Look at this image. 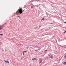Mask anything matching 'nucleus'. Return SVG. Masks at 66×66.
Returning <instances> with one entry per match:
<instances>
[{
    "mask_svg": "<svg viewBox=\"0 0 66 66\" xmlns=\"http://www.w3.org/2000/svg\"><path fill=\"white\" fill-rule=\"evenodd\" d=\"M27 48H29V47H27Z\"/></svg>",
    "mask_w": 66,
    "mask_h": 66,
    "instance_id": "nucleus-18",
    "label": "nucleus"
},
{
    "mask_svg": "<svg viewBox=\"0 0 66 66\" xmlns=\"http://www.w3.org/2000/svg\"><path fill=\"white\" fill-rule=\"evenodd\" d=\"M7 23H5V24H6Z\"/></svg>",
    "mask_w": 66,
    "mask_h": 66,
    "instance_id": "nucleus-24",
    "label": "nucleus"
},
{
    "mask_svg": "<svg viewBox=\"0 0 66 66\" xmlns=\"http://www.w3.org/2000/svg\"><path fill=\"white\" fill-rule=\"evenodd\" d=\"M50 24H52V23H50Z\"/></svg>",
    "mask_w": 66,
    "mask_h": 66,
    "instance_id": "nucleus-21",
    "label": "nucleus"
},
{
    "mask_svg": "<svg viewBox=\"0 0 66 66\" xmlns=\"http://www.w3.org/2000/svg\"><path fill=\"white\" fill-rule=\"evenodd\" d=\"M37 50H40V49Z\"/></svg>",
    "mask_w": 66,
    "mask_h": 66,
    "instance_id": "nucleus-13",
    "label": "nucleus"
},
{
    "mask_svg": "<svg viewBox=\"0 0 66 66\" xmlns=\"http://www.w3.org/2000/svg\"><path fill=\"white\" fill-rule=\"evenodd\" d=\"M35 51H37L36 50H35Z\"/></svg>",
    "mask_w": 66,
    "mask_h": 66,
    "instance_id": "nucleus-14",
    "label": "nucleus"
},
{
    "mask_svg": "<svg viewBox=\"0 0 66 66\" xmlns=\"http://www.w3.org/2000/svg\"><path fill=\"white\" fill-rule=\"evenodd\" d=\"M32 47H31L30 48H32Z\"/></svg>",
    "mask_w": 66,
    "mask_h": 66,
    "instance_id": "nucleus-19",
    "label": "nucleus"
},
{
    "mask_svg": "<svg viewBox=\"0 0 66 66\" xmlns=\"http://www.w3.org/2000/svg\"><path fill=\"white\" fill-rule=\"evenodd\" d=\"M64 23H66V22H64Z\"/></svg>",
    "mask_w": 66,
    "mask_h": 66,
    "instance_id": "nucleus-23",
    "label": "nucleus"
},
{
    "mask_svg": "<svg viewBox=\"0 0 66 66\" xmlns=\"http://www.w3.org/2000/svg\"><path fill=\"white\" fill-rule=\"evenodd\" d=\"M65 65V64H66V62H65L63 63Z\"/></svg>",
    "mask_w": 66,
    "mask_h": 66,
    "instance_id": "nucleus-9",
    "label": "nucleus"
},
{
    "mask_svg": "<svg viewBox=\"0 0 66 66\" xmlns=\"http://www.w3.org/2000/svg\"><path fill=\"white\" fill-rule=\"evenodd\" d=\"M0 35H1V36H3V35L2 34H0Z\"/></svg>",
    "mask_w": 66,
    "mask_h": 66,
    "instance_id": "nucleus-6",
    "label": "nucleus"
},
{
    "mask_svg": "<svg viewBox=\"0 0 66 66\" xmlns=\"http://www.w3.org/2000/svg\"><path fill=\"white\" fill-rule=\"evenodd\" d=\"M5 62L6 63H9V61H8V60H7V61H6L5 60H4Z\"/></svg>",
    "mask_w": 66,
    "mask_h": 66,
    "instance_id": "nucleus-2",
    "label": "nucleus"
},
{
    "mask_svg": "<svg viewBox=\"0 0 66 66\" xmlns=\"http://www.w3.org/2000/svg\"><path fill=\"white\" fill-rule=\"evenodd\" d=\"M27 52V51H24L23 52Z\"/></svg>",
    "mask_w": 66,
    "mask_h": 66,
    "instance_id": "nucleus-8",
    "label": "nucleus"
},
{
    "mask_svg": "<svg viewBox=\"0 0 66 66\" xmlns=\"http://www.w3.org/2000/svg\"><path fill=\"white\" fill-rule=\"evenodd\" d=\"M40 49H41V48H40Z\"/></svg>",
    "mask_w": 66,
    "mask_h": 66,
    "instance_id": "nucleus-25",
    "label": "nucleus"
},
{
    "mask_svg": "<svg viewBox=\"0 0 66 66\" xmlns=\"http://www.w3.org/2000/svg\"><path fill=\"white\" fill-rule=\"evenodd\" d=\"M40 27H41V26H39V28H40Z\"/></svg>",
    "mask_w": 66,
    "mask_h": 66,
    "instance_id": "nucleus-15",
    "label": "nucleus"
},
{
    "mask_svg": "<svg viewBox=\"0 0 66 66\" xmlns=\"http://www.w3.org/2000/svg\"><path fill=\"white\" fill-rule=\"evenodd\" d=\"M64 57L65 58H66V55L64 56Z\"/></svg>",
    "mask_w": 66,
    "mask_h": 66,
    "instance_id": "nucleus-10",
    "label": "nucleus"
},
{
    "mask_svg": "<svg viewBox=\"0 0 66 66\" xmlns=\"http://www.w3.org/2000/svg\"><path fill=\"white\" fill-rule=\"evenodd\" d=\"M24 52H23V55H24Z\"/></svg>",
    "mask_w": 66,
    "mask_h": 66,
    "instance_id": "nucleus-12",
    "label": "nucleus"
},
{
    "mask_svg": "<svg viewBox=\"0 0 66 66\" xmlns=\"http://www.w3.org/2000/svg\"><path fill=\"white\" fill-rule=\"evenodd\" d=\"M42 62V61H41L40 63H41Z\"/></svg>",
    "mask_w": 66,
    "mask_h": 66,
    "instance_id": "nucleus-22",
    "label": "nucleus"
},
{
    "mask_svg": "<svg viewBox=\"0 0 66 66\" xmlns=\"http://www.w3.org/2000/svg\"><path fill=\"white\" fill-rule=\"evenodd\" d=\"M18 17H19V18H20V17L19 16H18Z\"/></svg>",
    "mask_w": 66,
    "mask_h": 66,
    "instance_id": "nucleus-11",
    "label": "nucleus"
},
{
    "mask_svg": "<svg viewBox=\"0 0 66 66\" xmlns=\"http://www.w3.org/2000/svg\"><path fill=\"white\" fill-rule=\"evenodd\" d=\"M1 29H2V28H1L0 27V30H1Z\"/></svg>",
    "mask_w": 66,
    "mask_h": 66,
    "instance_id": "nucleus-7",
    "label": "nucleus"
},
{
    "mask_svg": "<svg viewBox=\"0 0 66 66\" xmlns=\"http://www.w3.org/2000/svg\"><path fill=\"white\" fill-rule=\"evenodd\" d=\"M31 8H33V6H31Z\"/></svg>",
    "mask_w": 66,
    "mask_h": 66,
    "instance_id": "nucleus-16",
    "label": "nucleus"
},
{
    "mask_svg": "<svg viewBox=\"0 0 66 66\" xmlns=\"http://www.w3.org/2000/svg\"><path fill=\"white\" fill-rule=\"evenodd\" d=\"M45 51L46 52V51H47V50H45Z\"/></svg>",
    "mask_w": 66,
    "mask_h": 66,
    "instance_id": "nucleus-20",
    "label": "nucleus"
},
{
    "mask_svg": "<svg viewBox=\"0 0 66 66\" xmlns=\"http://www.w3.org/2000/svg\"><path fill=\"white\" fill-rule=\"evenodd\" d=\"M23 11H24V10H23Z\"/></svg>",
    "mask_w": 66,
    "mask_h": 66,
    "instance_id": "nucleus-26",
    "label": "nucleus"
},
{
    "mask_svg": "<svg viewBox=\"0 0 66 66\" xmlns=\"http://www.w3.org/2000/svg\"><path fill=\"white\" fill-rule=\"evenodd\" d=\"M66 31H65L64 32V33H66Z\"/></svg>",
    "mask_w": 66,
    "mask_h": 66,
    "instance_id": "nucleus-17",
    "label": "nucleus"
},
{
    "mask_svg": "<svg viewBox=\"0 0 66 66\" xmlns=\"http://www.w3.org/2000/svg\"><path fill=\"white\" fill-rule=\"evenodd\" d=\"M50 56V58H51V59H53V57L52 56H51L50 55H49Z\"/></svg>",
    "mask_w": 66,
    "mask_h": 66,
    "instance_id": "nucleus-3",
    "label": "nucleus"
},
{
    "mask_svg": "<svg viewBox=\"0 0 66 66\" xmlns=\"http://www.w3.org/2000/svg\"><path fill=\"white\" fill-rule=\"evenodd\" d=\"M45 20V19H44V18H43L41 20Z\"/></svg>",
    "mask_w": 66,
    "mask_h": 66,
    "instance_id": "nucleus-5",
    "label": "nucleus"
},
{
    "mask_svg": "<svg viewBox=\"0 0 66 66\" xmlns=\"http://www.w3.org/2000/svg\"><path fill=\"white\" fill-rule=\"evenodd\" d=\"M36 60V58H34L32 59V60Z\"/></svg>",
    "mask_w": 66,
    "mask_h": 66,
    "instance_id": "nucleus-4",
    "label": "nucleus"
},
{
    "mask_svg": "<svg viewBox=\"0 0 66 66\" xmlns=\"http://www.w3.org/2000/svg\"><path fill=\"white\" fill-rule=\"evenodd\" d=\"M22 8H20L19 9L18 11L16 12V14H17V15H21L22 13Z\"/></svg>",
    "mask_w": 66,
    "mask_h": 66,
    "instance_id": "nucleus-1",
    "label": "nucleus"
}]
</instances>
